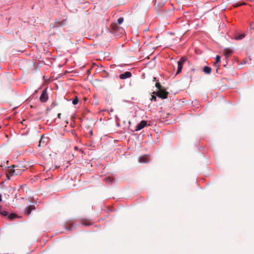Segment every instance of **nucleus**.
<instances>
[{
	"instance_id": "nucleus-12",
	"label": "nucleus",
	"mask_w": 254,
	"mask_h": 254,
	"mask_svg": "<svg viewBox=\"0 0 254 254\" xmlns=\"http://www.w3.org/2000/svg\"><path fill=\"white\" fill-rule=\"evenodd\" d=\"M81 224L83 225H85V226H90L91 225V223L90 222H89L88 220H82Z\"/></svg>"
},
{
	"instance_id": "nucleus-7",
	"label": "nucleus",
	"mask_w": 254,
	"mask_h": 254,
	"mask_svg": "<svg viewBox=\"0 0 254 254\" xmlns=\"http://www.w3.org/2000/svg\"><path fill=\"white\" fill-rule=\"evenodd\" d=\"M139 161L142 163H147L149 161V158L146 155L140 156L139 158Z\"/></svg>"
},
{
	"instance_id": "nucleus-11",
	"label": "nucleus",
	"mask_w": 254,
	"mask_h": 254,
	"mask_svg": "<svg viewBox=\"0 0 254 254\" xmlns=\"http://www.w3.org/2000/svg\"><path fill=\"white\" fill-rule=\"evenodd\" d=\"M224 53L226 56L228 57L232 53V51L230 49L226 48L224 50Z\"/></svg>"
},
{
	"instance_id": "nucleus-16",
	"label": "nucleus",
	"mask_w": 254,
	"mask_h": 254,
	"mask_svg": "<svg viewBox=\"0 0 254 254\" xmlns=\"http://www.w3.org/2000/svg\"><path fill=\"white\" fill-rule=\"evenodd\" d=\"M79 100L77 97H75V98L72 100V104L73 105H76L78 103Z\"/></svg>"
},
{
	"instance_id": "nucleus-23",
	"label": "nucleus",
	"mask_w": 254,
	"mask_h": 254,
	"mask_svg": "<svg viewBox=\"0 0 254 254\" xmlns=\"http://www.w3.org/2000/svg\"><path fill=\"white\" fill-rule=\"evenodd\" d=\"M151 100H154L155 101H156V97L154 95H152L151 97Z\"/></svg>"
},
{
	"instance_id": "nucleus-9",
	"label": "nucleus",
	"mask_w": 254,
	"mask_h": 254,
	"mask_svg": "<svg viewBox=\"0 0 254 254\" xmlns=\"http://www.w3.org/2000/svg\"><path fill=\"white\" fill-rule=\"evenodd\" d=\"M66 20L63 19L61 21H56L55 22V24L57 26H60L64 25L66 24Z\"/></svg>"
},
{
	"instance_id": "nucleus-13",
	"label": "nucleus",
	"mask_w": 254,
	"mask_h": 254,
	"mask_svg": "<svg viewBox=\"0 0 254 254\" xmlns=\"http://www.w3.org/2000/svg\"><path fill=\"white\" fill-rule=\"evenodd\" d=\"M105 181H106V183L110 184L113 182V179H112V178L108 177L105 179Z\"/></svg>"
},
{
	"instance_id": "nucleus-20",
	"label": "nucleus",
	"mask_w": 254,
	"mask_h": 254,
	"mask_svg": "<svg viewBox=\"0 0 254 254\" xmlns=\"http://www.w3.org/2000/svg\"><path fill=\"white\" fill-rule=\"evenodd\" d=\"M244 4H246V3H239H239H237L235 4L234 5V6L235 7H238V6H241V5H244Z\"/></svg>"
},
{
	"instance_id": "nucleus-29",
	"label": "nucleus",
	"mask_w": 254,
	"mask_h": 254,
	"mask_svg": "<svg viewBox=\"0 0 254 254\" xmlns=\"http://www.w3.org/2000/svg\"><path fill=\"white\" fill-rule=\"evenodd\" d=\"M155 79H156V78L154 77V80H155Z\"/></svg>"
},
{
	"instance_id": "nucleus-25",
	"label": "nucleus",
	"mask_w": 254,
	"mask_h": 254,
	"mask_svg": "<svg viewBox=\"0 0 254 254\" xmlns=\"http://www.w3.org/2000/svg\"><path fill=\"white\" fill-rule=\"evenodd\" d=\"M42 138H41V139L39 141V146H41V142H42Z\"/></svg>"
},
{
	"instance_id": "nucleus-19",
	"label": "nucleus",
	"mask_w": 254,
	"mask_h": 254,
	"mask_svg": "<svg viewBox=\"0 0 254 254\" xmlns=\"http://www.w3.org/2000/svg\"><path fill=\"white\" fill-rule=\"evenodd\" d=\"M124 21V18L123 17H120L118 19V22L119 24H122Z\"/></svg>"
},
{
	"instance_id": "nucleus-1",
	"label": "nucleus",
	"mask_w": 254,
	"mask_h": 254,
	"mask_svg": "<svg viewBox=\"0 0 254 254\" xmlns=\"http://www.w3.org/2000/svg\"><path fill=\"white\" fill-rule=\"evenodd\" d=\"M25 170L24 167H19L16 165H11L8 167L6 170V176L8 179L10 177L21 175Z\"/></svg>"
},
{
	"instance_id": "nucleus-10",
	"label": "nucleus",
	"mask_w": 254,
	"mask_h": 254,
	"mask_svg": "<svg viewBox=\"0 0 254 254\" xmlns=\"http://www.w3.org/2000/svg\"><path fill=\"white\" fill-rule=\"evenodd\" d=\"M203 71L206 74H210L211 72V68L209 66H205L203 68Z\"/></svg>"
},
{
	"instance_id": "nucleus-14",
	"label": "nucleus",
	"mask_w": 254,
	"mask_h": 254,
	"mask_svg": "<svg viewBox=\"0 0 254 254\" xmlns=\"http://www.w3.org/2000/svg\"><path fill=\"white\" fill-rule=\"evenodd\" d=\"M16 217H17V215L14 213H12L8 215V218L10 220H13L14 218Z\"/></svg>"
},
{
	"instance_id": "nucleus-18",
	"label": "nucleus",
	"mask_w": 254,
	"mask_h": 254,
	"mask_svg": "<svg viewBox=\"0 0 254 254\" xmlns=\"http://www.w3.org/2000/svg\"><path fill=\"white\" fill-rule=\"evenodd\" d=\"M65 228L68 231H70L72 230V225L71 224H69L68 226H65Z\"/></svg>"
},
{
	"instance_id": "nucleus-27",
	"label": "nucleus",
	"mask_w": 254,
	"mask_h": 254,
	"mask_svg": "<svg viewBox=\"0 0 254 254\" xmlns=\"http://www.w3.org/2000/svg\"><path fill=\"white\" fill-rule=\"evenodd\" d=\"M1 211H2V207H1V206L0 205V214L1 213Z\"/></svg>"
},
{
	"instance_id": "nucleus-26",
	"label": "nucleus",
	"mask_w": 254,
	"mask_h": 254,
	"mask_svg": "<svg viewBox=\"0 0 254 254\" xmlns=\"http://www.w3.org/2000/svg\"><path fill=\"white\" fill-rule=\"evenodd\" d=\"M74 150H79V148L77 146H75L74 147Z\"/></svg>"
},
{
	"instance_id": "nucleus-15",
	"label": "nucleus",
	"mask_w": 254,
	"mask_h": 254,
	"mask_svg": "<svg viewBox=\"0 0 254 254\" xmlns=\"http://www.w3.org/2000/svg\"><path fill=\"white\" fill-rule=\"evenodd\" d=\"M245 37V34H241L235 38L236 40H241Z\"/></svg>"
},
{
	"instance_id": "nucleus-3",
	"label": "nucleus",
	"mask_w": 254,
	"mask_h": 254,
	"mask_svg": "<svg viewBox=\"0 0 254 254\" xmlns=\"http://www.w3.org/2000/svg\"><path fill=\"white\" fill-rule=\"evenodd\" d=\"M186 61V59L185 57L181 58L180 60L178 62V69L176 74H178L181 72L183 68V65Z\"/></svg>"
},
{
	"instance_id": "nucleus-28",
	"label": "nucleus",
	"mask_w": 254,
	"mask_h": 254,
	"mask_svg": "<svg viewBox=\"0 0 254 254\" xmlns=\"http://www.w3.org/2000/svg\"><path fill=\"white\" fill-rule=\"evenodd\" d=\"M1 200H2V199H1V195L0 194V202L1 201Z\"/></svg>"
},
{
	"instance_id": "nucleus-5",
	"label": "nucleus",
	"mask_w": 254,
	"mask_h": 254,
	"mask_svg": "<svg viewBox=\"0 0 254 254\" xmlns=\"http://www.w3.org/2000/svg\"><path fill=\"white\" fill-rule=\"evenodd\" d=\"M147 125V122L145 121H141L136 126L135 131H138Z\"/></svg>"
},
{
	"instance_id": "nucleus-8",
	"label": "nucleus",
	"mask_w": 254,
	"mask_h": 254,
	"mask_svg": "<svg viewBox=\"0 0 254 254\" xmlns=\"http://www.w3.org/2000/svg\"><path fill=\"white\" fill-rule=\"evenodd\" d=\"M35 209V207L34 205H30L26 208V213L27 215H29L31 213V211Z\"/></svg>"
},
{
	"instance_id": "nucleus-22",
	"label": "nucleus",
	"mask_w": 254,
	"mask_h": 254,
	"mask_svg": "<svg viewBox=\"0 0 254 254\" xmlns=\"http://www.w3.org/2000/svg\"><path fill=\"white\" fill-rule=\"evenodd\" d=\"M220 57L218 55L216 56V63H218L219 62H220Z\"/></svg>"
},
{
	"instance_id": "nucleus-2",
	"label": "nucleus",
	"mask_w": 254,
	"mask_h": 254,
	"mask_svg": "<svg viewBox=\"0 0 254 254\" xmlns=\"http://www.w3.org/2000/svg\"><path fill=\"white\" fill-rule=\"evenodd\" d=\"M168 94L169 93L166 91V89L164 87L158 90L156 93V95L157 96L162 99H166Z\"/></svg>"
},
{
	"instance_id": "nucleus-17",
	"label": "nucleus",
	"mask_w": 254,
	"mask_h": 254,
	"mask_svg": "<svg viewBox=\"0 0 254 254\" xmlns=\"http://www.w3.org/2000/svg\"><path fill=\"white\" fill-rule=\"evenodd\" d=\"M155 86L158 89V90L163 87L162 85H161L159 82H156L155 84Z\"/></svg>"
},
{
	"instance_id": "nucleus-21",
	"label": "nucleus",
	"mask_w": 254,
	"mask_h": 254,
	"mask_svg": "<svg viewBox=\"0 0 254 254\" xmlns=\"http://www.w3.org/2000/svg\"><path fill=\"white\" fill-rule=\"evenodd\" d=\"M0 214L2 215L3 216H7L8 214V213L6 211H2Z\"/></svg>"
},
{
	"instance_id": "nucleus-24",
	"label": "nucleus",
	"mask_w": 254,
	"mask_h": 254,
	"mask_svg": "<svg viewBox=\"0 0 254 254\" xmlns=\"http://www.w3.org/2000/svg\"><path fill=\"white\" fill-rule=\"evenodd\" d=\"M61 115H61V113H59V114H58V118L60 119V118H61Z\"/></svg>"
},
{
	"instance_id": "nucleus-6",
	"label": "nucleus",
	"mask_w": 254,
	"mask_h": 254,
	"mask_svg": "<svg viewBox=\"0 0 254 254\" xmlns=\"http://www.w3.org/2000/svg\"><path fill=\"white\" fill-rule=\"evenodd\" d=\"M131 76V73L129 71H126L125 72L121 74L119 77L121 79H125L127 78H129Z\"/></svg>"
},
{
	"instance_id": "nucleus-4",
	"label": "nucleus",
	"mask_w": 254,
	"mask_h": 254,
	"mask_svg": "<svg viewBox=\"0 0 254 254\" xmlns=\"http://www.w3.org/2000/svg\"><path fill=\"white\" fill-rule=\"evenodd\" d=\"M48 99V93L47 92V89H45L43 91V92L40 97V100L42 102H46L47 101Z\"/></svg>"
},
{
	"instance_id": "nucleus-30",
	"label": "nucleus",
	"mask_w": 254,
	"mask_h": 254,
	"mask_svg": "<svg viewBox=\"0 0 254 254\" xmlns=\"http://www.w3.org/2000/svg\"><path fill=\"white\" fill-rule=\"evenodd\" d=\"M1 128V127L0 126V128Z\"/></svg>"
}]
</instances>
